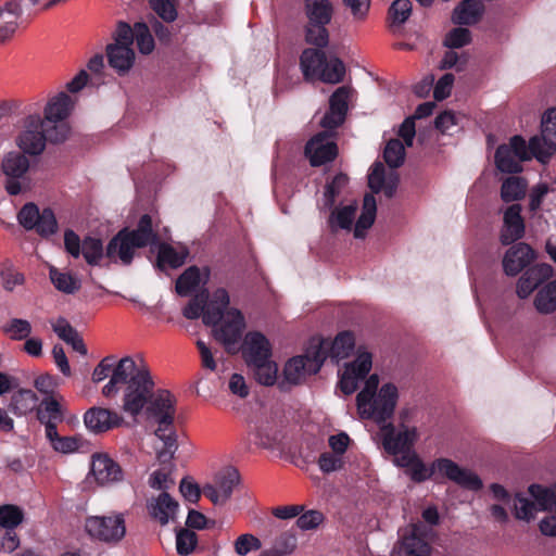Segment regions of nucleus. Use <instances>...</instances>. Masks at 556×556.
I'll return each mask as SVG.
<instances>
[{
  "label": "nucleus",
  "mask_w": 556,
  "mask_h": 556,
  "mask_svg": "<svg viewBox=\"0 0 556 556\" xmlns=\"http://www.w3.org/2000/svg\"><path fill=\"white\" fill-rule=\"evenodd\" d=\"M119 390L123 391V410L132 417L139 416L155 390L148 366L137 365L131 356L121 358L111 379L102 388V394L105 397H113Z\"/></svg>",
  "instance_id": "nucleus-1"
},
{
  "label": "nucleus",
  "mask_w": 556,
  "mask_h": 556,
  "mask_svg": "<svg viewBox=\"0 0 556 556\" xmlns=\"http://www.w3.org/2000/svg\"><path fill=\"white\" fill-rule=\"evenodd\" d=\"M378 386V375H370L363 390L356 396V406L363 418L381 424L392 418L399 392L393 383H386L377 393Z\"/></svg>",
  "instance_id": "nucleus-2"
},
{
  "label": "nucleus",
  "mask_w": 556,
  "mask_h": 556,
  "mask_svg": "<svg viewBox=\"0 0 556 556\" xmlns=\"http://www.w3.org/2000/svg\"><path fill=\"white\" fill-rule=\"evenodd\" d=\"M157 240L159 236L153 229L152 217L143 214L136 229L123 228L109 241L105 256L110 260L118 257L124 265H129L136 248H144Z\"/></svg>",
  "instance_id": "nucleus-3"
},
{
  "label": "nucleus",
  "mask_w": 556,
  "mask_h": 556,
  "mask_svg": "<svg viewBox=\"0 0 556 556\" xmlns=\"http://www.w3.org/2000/svg\"><path fill=\"white\" fill-rule=\"evenodd\" d=\"M435 472L470 491H479L483 486L482 480L478 475L471 470L459 467L455 462L448 458H438L429 468L418 458L407 470L410 479L416 483H421L433 478Z\"/></svg>",
  "instance_id": "nucleus-4"
},
{
  "label": "nucleus",
  "mask_w": 556,
  "mask_h": 556,
  "mask_svg": "<svg viewBox=\"0 0 556 556\" xmlns=\"http://www.w3.org/2000/svg\"><path fill=\"white\" fill-rule=\"evenodd\" d=\"M70 128L66 124L47 126L40 115H28L24 121V130L17 138V144L24 153L38 155L46 148V142H63Z\"/></svg>",
  "instance_id": "nucleus-5"
},
{
  "label": "nucleus",
  "mask_w": 556,
  "mask_h": 556,
  "mask_svg": "<svg viewBox=\"0 0 556 556\" xmlns=\"http://www.w3.org/2000/svg\"><path fill=\"white\" fill-rule=\"evenodd\" d=\"M303 11L306 17L304 38L306 43L326 48L329 43V30L334 9L330 0H304Z\"/></svg>",
  "instance_id": "nucleus-6"
},
{
  "label": "nucleus",
  "mask_w": 556,
  "mask_h": 556,
  "mask_svg": "<svg viewBox=\"0 0 556 556\" xmlns=\"http://www.w3.org/2000/svg\"><path fill=\"white\" fill-rule=\"evenodd\" d=\"M144 409L148 417L157 424V428L154 432L155 434L174 430L173 426L176 415V399L168 390H154L153 396L149 400Z\"/></svg>",
  "instance_id": "nucleus-7"
},
{
  "label": "nucleus",
  "mask_w": 556,
  "mask_h": 556,
  "mask_svg": "<svg viewBox=\"0 0 556 556\" xmlns=\"http://www.w3.org/2000/svg\"><path fill=\"white\" fill-rule=\"evenodd\" d=\"M17 220L24 229L28 231L35 230L42 238H48L56 233L59 229L53 210L51 207H45L40 211L33 202L23 205L17 214Z\"/></svg>",
  "instance_id": "nucleus-8"
},
{
  "label": "nucleus",
  "mask_w": 556,
  "mask_h": 556,
  "mask_svg": "<svg viewBox=\"0 0 556 556\" xmlns=\"http://www.w3.org/2000/svg\"><path fill=\"white\" fill-rule=\"evenodd\" d=\"M325 362L320 348L309 344L304 355L290 358L283 368L285 379L291 384H299L306 375L317 374Z\"/></svg>",
  "instance_id": "nucleus-9"
},
{
  "label": "nucleus",
  "mask_w": 556,
  "mask_h": 556,
  "mask_svg": "<svg viewBox=\"0 0 556 556\" xmlns=\"http://www.w3.org/2000/svg\"><path fill=\"white\" fill-rule=\"evenodd\" d=\"M85 529L91 538L106 543H116L126 533L125 520L122 515L88 517Z\"/></svg>",
  "instance_id": "nucleus-10"
},
{
  "label": "nucleus",
  "mask_w": 556,
  "mask_h": 556,
  "mask_svg": "<svg viewBox=\"0 0 556 556\" xmlns=\"http://www.w3.org/2000/svg\"><path fill=\"white\" fill-rule=\"evenodd\" d=\"M245 328L244 316L237 308L226 312L225 318L214 328V336L217 341L224 344L228 353H236V345L241 340Z\"/></svg>",
  "instance_id": "nucleus-11"
},
{
  "label": "nucleus",
  "mask_w": 556,
  "mask_h": 556,
  "mask_svg": "<svg viewBox=\"0 0 556 556\" xmlns=\"http://www.w3.org/2000/svg\"><path fill=\"white\" fill-rule=\"evenodd\" d=\"M339 154L338 144L330 139L328 129L314 135L304 147V156L312 167L333 162Z\"/></svg>",
  "instance_id": "nucleus-12"
},
{
  "label": "nucleus",
  "mask_w": 556,
  "mask_h": 556,
  "mask_svg": "<svg viewBox=\"0 0 556 556\" xmlns=\"http://www.w3.org/2000/svg\"><path fill=\"white\" fill-rule=\"evenodd\" d=\"M380 432L382 435V445L384 451L393 456L399 455L401 452L413 448L417 440V431L415 428L396 431L392 422H381Z\"/></svg>",
  "instance_id": "nucleus-13"
},
{
  "label": "nucleus",
  "mask_w": 556,
  "mask_h": 556,
  "mask_svg": "<svg viewBox=\"0 0 556 556\" xmlns=\"http://www.w3.org/2000/svg\"><path fill=\"white\" fill-rule=\"evenodd\" d=\"M240 482V473L233 467H228L215 478V484H206L202 493L214 505H223L230 497L235 486Z\"/></svg>",
  "instance_id": "nucleus-14"
},
{
  "label": "nucleus",
  "mask_w": 556,
  "mask_h": 556,
  "mask_svg": "<svg viewBox=\"0 0 556 556\" xmlns=\"http://www.w3.org/2000/svg\"><path fill=\"white\" fill-rule=\"evenodd\" d=\"M371 365V354L368 352L359 353L352 363L346 364L344 371L340 376V390L345 395L354 393L358 388V382L369 374Z\"/></svg>",
  "instance_id": "nucleus-15"
},
{
  "label": "nucleus",
  "mask_w": 556,
  "mask_h": 556,
  "mask_svg": "<svg viewBox=\"0 0 556 556\" xmlns=\"http://www.w3.org/2000/svg\"><path fill=\"white\" fill-rule=\"evenodd\" d=\"M351 89L348 86L339 87L329 98V110L320 119V126L328 130L339 128L346 118Z\"/></svg>",
  "instance_id": "nucleus-16"
},
{
  "label": "nucleus",
  "mask_w": 556,
  "mask_h": 556,
  "mask_svg": "<svg viewBox=\"0 0 556 556\" xmlns=\"http://www.w3.org/2000/svg\"><path fill=\"white\" fill-rule=\"evenodd\" d=\"M29 168V160L24 153L10 152L2 161V170L8 177L5 190L11 195L22 192V184L18 181Z\"/></svg>",
  "instance_id": "nucleus-17"
},
{
  "label": "nucleus",
  "mask_w": 556,
  "mask_h": 556,
  "mask_svg": "<svg viewBox=\"0 0 556 556\" xmlns=\"http://www.w3.org/2000/svg\"><path fill=\"white\" fill-rule=\"evenodd\" d=\"M123 421L124 418L118 413L104 407L93 406L84 414L86 428L96 434L117 428Z\"/></svg>",
  "instance_id": "nucleus-18"
},
{
  "label": "nucleus",
  "mask_w": 556,
  "mask_h": 556,
  "mask_svg": "<svg viewBox=\"0 0 556 556\" xmlns=\"http://www.w3.org/2000/svg\"><path fill=\"white\" fill-rule=\"evenodd\" d=\"M241 352L245 364L251 366L271 358V344L262 332L250 331L244 337Z\"/></svg>",
  "instance_id": "nucleus-19"
},
{
  "label": "nucleus",
  "mask_w": 556,
  "mask_h": 556,
  "mask_svg": "<svg viewBox=\"0 0 556 556\" xmlns=\"http://www.w3.org/2000/svg\"><path fill=\"white\" fill-rule=\"evenodd\" d=\"M535 251L525 242L510 247L503 258V268L507 276H517L535 258Z\"/></svg>",
  "instance_id": "nucleus-20"
},
{
  "label": "nucleus",
  "mask_w": 556,
  "mask_h": 556,
  "mask_svg": "<svg viewBox=\"0 0 556 556\" xmlns=\"http://www.w3.org/2000/svg\"><path fill=\"white\" fill-rule=\"evenodd\" d=\"M314 348H320L325 361L330 357L340 361L350 356L355 346V338L351 331L339 332L333 341L327 339L319 340Z\"/></svg>",
  "instance_id": "nucleus-21"
},
{
  "label": "nucleus",
  "mask_w": 556,
  "mask_h": 556,
  "mask_svg": "<svg viewBox=\"0 0 556 556\" xmlns=\"http://www.w3.org/2000/svg\"><path fill=\"white\" fill-rule=\"evenodd\" d=\"M508 147L511 149V153L522 162L535 157L538 161L545 163L551 157L547 156V150L542 144V140L539 136L530 138L527 144L521 136L516 135L510 138Z\"/></svg>",
  "instance_id": "nucleus-22"
},
{
  "label": "nucleus",
  "mask_w": 556,
  "mask_h": 556,
  "mask_svg": "<svg viewBox=\"0 0 556 556\" xmlns=\"http://www.w3.org/2000/svg\"><path fill=\"white\" fill-rule=\"evenodd\" d=\"M211 277L210 267L205 266L201 270L198 266L192 265L186 268L176 280L175 290L178 295L187 296L195 291L200 286L205 288Z\"/></svg>",
  "instance_id": "nucleus-23"
},
{
  "label": "nucleus",
  "mask_w": 556,
  "mask_h": 556,
  "mask_svg": "<svg viewBox=\"0 0 556 556\" xmlns=\"http://www.w3.org/2000/svg\"><path fill=\"white\" fill-rule=\"evenodd\" d=\"M91 473L99 484H109L123 479L121 466L105 454H97L92 457Z\"/></svg>",
  "instance_id": "nucleus-24"
},
{
  "label": "nucleus",
  "mask_w": 556,
  "mask_h": 556,
  "mask_svg": "<svg viewBox=\"0 0 556 556\" xmlns=\"http://www.w3.org/2000/svg\"><path fill=\"white\" fill-rule=\"evenodd\" d=\"M525 235V220L521 216V206L513 204L504 213V229L501 233L503 245H509L521 239Z\"/></svg>",
  "instance_id": "nucleus-25"
},
{
  "label": "nucleus",
  "mask_w": 556,
  "mask_h": 556,
  "mask_svg": "<svg viewBox=\"0 0 556 556\" xmlns=\"http://www.w3.org/2000/svg\"><path fill=\"white\" fill-rule=\"evenodd\" d=\"M229 294L226 289H216L211 299L205 302L203 314V324L206 326L216 327L219 321L225 318L226 312L229 309Z\"/></svg>",
  "instance_id": "nucleus-26"
},
{
  "label": "nucleus",
  "mask_w": 556,
  "mask_h": 556,
  "mask_svg": "<svg viewBox=\"0 0 556 556\" xmlns=\"http://www.w3.org/2000/svg\"><path fill=\"white\" fill-rule=\"evenodd\" d=\"M178 506V503L167 492H162L147 503L149 516L161 526L167 525L169 519L175 517Z\"/></svg>",
  "instance_id": "nucleus-27"
},
{
  "label": "nucleus",
  "mask_w": 556,
  "mask_h": 556,
  "mask_svg": "<svg viewBox=\"0 0 556 556\" xmlns=\"http://www.w3.org/2000/svg\"><path fill=\"white\" fill-rule=\"evenodd\" d=\"M327 55L323 48H306L300 56V66L306 81L319 79Z\"/></svg>",
  "instance_id": "nucleus-28"
},
{
  "label": "nucleus",
  "mask_w": 556,
  "mask_h": 556,
  "mask_svg": "<svg viewBox=\"0 0 556 556\" xmlns=\"http://www.w3.org/2000/svg\"><path fill=\"white\" fill-rule=\"evenodd\" d=\"M73 106L72 98L64 91L52 98L45 108V124L47 126L65 124Z\"/></svg>",
  "instance_id": "nucleus-29"
},
{
  "label": "nucleus",
  "mask_w": 556,
  "mask_h": 556,
  "mask_svg": "<svg viewBox=\"0 0 556 556\" xmlns=\"http://www.w3.org/2000/svg\"><path fill=\"white\" fill-rule=\"evenodd\" d=\"M38 395L30 389L20 388L12 391L8 409L17 417L31 413L38 404Z\"/></svg>",
  "instance_id": "nucleus-30"
},
{
  "label": "nucleus",
  "mask_w": 556,
  "mask_h": 556,
  "mask_svg": "<svg viewBox=\"0 0 556 556\" xmlns=\"http://www.w3.org/2000/svg\"><path fill=\"white\" fill-rule=\"evenodd\" d=\"M109 65L117 71L119 75L126 74L135 61V52L131 47L110 43L106 47Z\"/></svg>",
  "instance_id": "nucleus-31"
},
{
  "label": "nucleus",
  "mask_w": 556,
  "mask_h": 556,
  "mask_svg": "<svg viewBox=\"0 0 556 556\" xmlns=\"http://www.w3.org/2000/svg\"><path fill=\"white\" fill-rule=\"evenodd\" d=\"M484 12L483 4L478 0H463L452 15V22L456 25H473L478 23Z\"/></svg>",
  "instance_id": "nucleus-32"
},
{
  "label": "nucleus",
  "mask_w": 556,
  "mask_h": 556,
  "mask_svg": "<svg viewBox=\"0 0 556 556\" xmlns=\"http://www.w3.org/2000/svg\"><path fill=\"white\" fill-rule=\"evenodd\" d=\"M541 140L547 150V156L556 151V108L548 109L542 116Z\"/></svg>",
  "instance_id": "nucleus-33"
},
{
  "label": "nucleus",
  "mask_w": 556,
  "mask_h": 556,
  "mask_svg": "<svg viewBox=\"0 0 556 556\" xmlns=\"http://www.w3.org/2000/svg\"><path fill=\"white\" fill-rule=\"evenodd\" d=\"M376 212L377 204L374 194H365L363 199V210L354 227L355 238H364L366 230L369 229L375 222Z\"/></svg>",
  "instance_id": "nucleus-34"
},
{
  "label": "nucleus",
  "mask_w": 556,
  "mask_h": 556,
  "mask_svg": "<svg viewBox=\"0 0 556 556\" xmlns=\"http://www.w3.org/2000/svg\"><path fill=\"white\" fill-rule=\"evenodd\" d=\"M529 494L534 498L542 511H556V483L551 486L533 483L528 488Z\"/></svg>",
  "instance_id": "nucleus-35"
},
{
  "label": "nucleus",
  "mask_w": 556,
  "mask_h": 556,
  "mask_svg": "<svg viewBox=\"0 0 556 556\" xmlns=\"http://www.w3.org/2000/svg\"><path fill=\"white\" fill-rule=\"evenodd\" d=\"M494 157L497 169L503 173L518 174L522 170V161H519L506 144H501L496 149Z\"/></svg>",
  "instance_id": "nucleus-36"
},
{
  "label": "nucleus",
  "mask_w": 556,
  "mask_h": 556,
  "mask_svg": "<svg viewBox=\"0 0 556 556\" xmlns=\"http://www.w3.org/2000/svg\"><path fill=\"white\" fill-rule=\"evenodd\" d=\"M357 210L356 203L345 205L341 208H334L329 216V227L332 232L338 229L350 230Z\"/></svg>",
  "instance_id": "nucleus-37"
},
{
  "label": "nucleus",
  "mask_w": 556,
  "mask_h": 556,
  "mask_svg": "<svg viewBox=\"0 0 556 556\" xmlns=\"http://www.w3.org/2000/svg\"><path fill=\"white\" fill-rule=\"evenodd\" d=\"M186 257L187 252L180 253L170 244L161 243L156 257V266L161 270H164L166 266L178 268L185 264Z\"/></svg>",
  "instance_id": "nucleus-38"
},
{
  "label": "nucleus",
  "mask_w": 556,
  "mask_h": 556,
  "mask_svg": "<svg viewBox=\"0 0 556 556\" xmlns=\"http://www.w3.org/2000/svg\"><path fill=\"white\" fill-rule=\"evenodd\" d=\"M527 181L522 177L510 176L505 179L501 187V198L504 202H513L525 197Z\"/></svg>",
  "instance_id": "nucleus-39"
},
{
  "label": "nucleus",
  "mask_w": 556,
  "mask_h": 556,
  "mask_svg": "<svg viewBox=\"0 0 556 556\" xmlns=\"http://www.w3.org/2000/svg\"><path fill=\"white\" fill-rule=\"evenodd\" d=\"M534 306L542 314H551L556 311V279L548 282L536 293Z\"/></svg>",
  "instance_id": "nucleus-40"
},
{
  "label": "nucleus",
  "mask_w": 556,
  "mask_h": 556,
  "mask_svg": "<svg viewBox=\"0 0 556 556\" xmlns=\"http://www.w3.org/2000/svg\"><path fill=\"white\" fill-rule=\"evenodd\" d=\"M36 417L38 421L64 420V413L61 404L52 396H46L36 407Z\"/></svg>",
  "instance_id": "nucleus-41"
},
{
  "label": "nucleus",
  "mask_w": 556,
  "mask_h": 556,
  "mask_svg": "<svg viewBox=\"0 0 556 556\" xmlns=\"http://www.w3.org/2000/svg\"><path fill=\"white\" fill-rule=\"evenodd\" d=\"M253 370V375L255 380L263 386H273L277 379L278 367L277 364L271 361V358L266 359V362L255 363L251 366H248Z\"/></svg>",
  "instance_id": "nucleus-42"
},
{
  "label": "nucleus",
  "mask_w": 556,
  "mask_h": 556,
  "mask_svg": "<svg viewBox=\"0 0 556 556\" xmlns=\"http://www.w3.org/2000/svg\"><path fill=\"white\" fill-rule=\"evenodd\" d=\"M155 435L164 443L163 448L157 452V460L161 467L174 466L172 459L174 458V454L177 450V435L175 430L161 432V434Z\"/></svg>",
  "instance_id": "nucleus-43"
},
{
  "label": "nucleus",
  "mask_w": 556,
  "mask_h": 556,
  "mask_svg": "<svg viewBox=\"0 0 556 556\" xmlns=\"http://www.w3.org/2000/svg\"><path fill=\"white\" fill-rule=\"evenodd\" d=\"M345 75L344 63L337 56H331L326 60V65L321 70L319 80L326 84H339L343 80Z\"/></svg>",
  "instance_id": "nucleus-44"
},
{
  "label": "nucleus",
  "mask_w": 556,
  "mask_h": 556,
  "mask_svg": "<svg viewBox=\"0 0 556 556\" xmlns=\"http://www.w3.org/2000/svg\"><path fill=\"white\" fill-rule=\"evenodd\" d=\"M80 255L89 265H98L104 255L102 241L90 236L85 237L81 242Z\"/></svg>",
  "instance_id": "nucleus-45"
},
{
  "label": "nucleus",
  "mask_w": 556,
  "mask_h": 556,
  "mask_svg": "<svg viewBox=\"0 0 556 556\" xmlns=\"http://www.w3.org/2000/svg\"><path fill=\"white\" fill-rule=\"evenodd\" d=\"M49 275L53 286L61 292L73 294L80 288V281L70 273H62L52 267Z\"/></svg>",
  "instance_id": "nucleus-46"
},
{
  "label": "nucleus",
  "mask_w": 556,
  "mask_h": 556,
  "mask_svg": "<svg viewBox=\"0 0 556 556\" xmlns=\"http://www.w3.org/2000/svg\"><path fill=\"white\" fill-rule=\"evenodd\" d=\"M24 520V511L21 507L13 504L0 506V527L5 530H14Z\"/></svg>",
  "instance_id": "nucleus-47"
},
{
  "label": "nucleus",
  "mask_w": 556,
  "mask_h": 556,
  "mask_svg": "<svg viewBox=\"0 0 556 556\" xmlns=\"http://www.w3.org/2000/svg\"><path fill=\"white\" fill-rule=\"evenodd\" d=\"M2 332L11 340H25L31 333V325L28 320L22 318H12L2 326Z\"/></svg>",
  "instance_id": "nucleus-48"
},
{
  "label": "nucleus",
  "mask_w": 556,
  "mask_h": 556,
  "mask_svg": "<svg viewBox=\"0 0 556 556\" xmlns=\"http://www.w3.org/2000/svg\"><path fill=\"white\" fill-rule=\"evenodd\" d=\"M349 177L344 173L337 174L331 181L327 182L325 186L324 198H325V207L331 208L342 189L348 185Z\"/></svg>",
  "instance_id": "nucleus-49"
},
{
  "label": "nucleus",
  "mask_w": 556,
  "mask_h": 556,
  "mask_svg": "<svg viewBox=\"0 0 556 556\" xmlns=\"http://www.w3.org/2000/svg\"><path fill=\"white\" fill-rule=\"evenodd\" d=\"M384 162L391 168L400 167L405 159V146L399 139H391L383 150Z\"/></svg>",
  "instance_id": "nucleus-50"
},
{
  "label": "nucleus",
  "mask_w": 556,
  "mask_h": 556,
  "mask_svg": "<svg viewBox=\"0 0 556 556\" xmlns=\"http://www.w3.org/2000/svg\"><path fill=\"white\" fill-rule=\"evenodd\" d=\"M208 299V290L203 288L199 293H197L184 307L182 315L187 319H198L200 316L203 317L205 302Z\"/></svg>",
  "instance_id": "nucleus-51"
},
{
  "label": "nucleus",
  "mask_w": 556,
  "mask_h": 556,
  "mask_svg": "<svg viewBox=\"0 0 556 556\" xmlns=\"http://www.w3.org/2000/svg\"><path fill=\"white\" fill-rule=\"evenodd\" d=\"M178 0H150V8L166 23H172L177 18Z\"/></svg>",
  "instance_id": "nucleus-52"
},
{
  "label": "nucleus",
  "mask_w": 556,
  "mask_h": 556,
  "mask_svg": "<svg viewBox=\"0 0 556 556\" xmlns=\"http://www.w3.org/2000/svg\"><path fill=\"white\" fill-rule=\"evenodd\" d=\"M174 466H163L155 470L149 479V485L152 489L161 490L166 492L174 485V480L172 479Z\"/></svg>",
  "instance_id": "nucleus-53"
},
{
  "label": "nucleus",
  "mask_w": 556,
  "mask_h": 556,
  "mask_svg": "<svg viewBox=\"0 0 556 556\" xmlns=\"http://www.w3.org/2000/svg\"><path fill=\"white\" fill-rule=\"evenodd\" d=\"M135 40L137 47L142 54H149L154 49V39L146 23L138 22L135 24Z\"/></svg>",
  "instance_id": "nucleus-54"
},
{
  "label": "nucleus",
  "mask_w": 556,
  "mask_h": 556,
  "mask_svg": "<svg viewBox=\"0 0 556 556\" xmlns=\"http://www.w3.org/2000/svg\"><path fill=\"white\" fill-rule=\"evenodd\" d=\"M198 544L197 534L190 529H180L176 533V549L179 555L191 554Z\"/></svg>",
  "instance_id": "nucleus-55"
},
{
  "label": "nucleus",
  "mask_w": 556,
  "mask_h": 556,
  "mask_svg": "<svg viewBox=\"0 0 556 556\" xmlns=\"http://www.w3.org/2000/svg\"><path fill=\"white\" fill-rule=\"evenodd\" d=\"M404 547L408 556H429L432 549L428 542L415 533L405 539Z\"/></svg>",
  "instance_id": "nucleus-56"
},
{
  "label": "nucleus",
  "mask_w": 556,
  "mask_h": 556,
  "mask_svg": "<svg viewBox=\"0 0 556 556\" xmlns=\"http://www.w3.org/2000/svg\"><path fill=\"white\" fill-rule=\"evenodd\" d=\"M471 41V33L464 27L453 28L444 39V46L451 49H458Z\"/></svg>",
  "instance_id": "nucleus-57"
},
{
  "label": "nucleus",
  "mask_w": 556,
  "mask_h": 556,
  "mask_svg": "<svg viewBox=\"0 0 556 556\" xmlns=\"http://www.w3.org/2000/svg\"><path fill=\"white\" fill-rule=\"evenodd\" d=\"M412 12V3L409 0H395L389 8V17L393 23L404 24Z\"/></svg>",
  "instance_id": "nucleus-58"
},
{
  "label": "nucleus",
  "mask_w": 556,
  "mask_h": 556,
  "mask_svg": "<svg viewBox=\"0 0 556 556\" xmlns=\"http://www.w3.org/2000/svg\"><path fill=\"white\" fill-rule=\"evenodd\" d=\"M515 517L522 520H531L534 517L535 504L522 494H516L514 498Z\"/></svg>",
  "instance_id": "nucleus-59"
},
{
  "label": "nucleus",
  "mask_w": 556,
  "mask_h": 556,
  "mask_svg": "<svg viewBox=\"0 0 556 556\" xmlns=\"http://www.w3.org/2000/svg\"><path fill=\"white\" fill-rule=\"evenodd\" d=\"M115 356L109 355L100 361V363L94 367L91 379L94 383H99L106 379L108 377L114 374L115 365Z\"/></svg>",
  "instance_id": "nucleus-60"
},
{
  "label": "nucleus",
  "mask_w": 556,
  "mask_h": 556,
  "mask_svg": "<svg viewBox=\"0 0 556 556\" xmlns=\"http://www.w3.org/2000/svg\"><path fill=\"white\" fill-rule=\"evenodd\" d=\"M386 181V170L381 162H375L368 174V187L372 193H379Z\"/></svg>",
  "instance_id": "nucleus-61"
},
{
  "label": "nucleus",
  "mask_w": 556,
  "mask_h": 556,
  "mask_svg": "<svg viewBox=\"0 0 556 556\" xmlns=\"http://www.w3.org/2000/svg\"><path fill=\"white\" fill-rule=\"evenodd\" d=\"M344 465L343 457L330 453V452H324L320 454L318 458V466L319 469L324 473H330L337 470H340Z\"/></svg>",
  "instance_id": "nucleus-62"
},
{
  "label": "nucleus",
  "mask_w": 556,
  "mask_h": 556,
  "mask_svg": "<svg viewBox=\"0 0 556 556\" xmlns=\"http://www.w3.org/2000/svg\"><path fill=\"white\" fill-rule=\"evenodd\" d=\"M324 521V515L319 510H307L301 513L296 520V526L301 530H313L316 529Z\"/></svg>",
  "instance_id": "nucleus-63"
},
{
  "label": "nucleus",
  "mask_w": 556,
  "mask_h": 556,
  "mask_svg": "<svg viewBox=\"0 0 556 556\" xmlns=\"http://www.w3.org/2000/svg\"><path fill=\"white\" fill-rule=\"evenodd\" d=\"M540 285L541 281H536V277L529 275V270L527 269L517 282V295L520 299H527Z\"/></svg>",
  "instance_id": "nucleus-64"
}]
</instances>
